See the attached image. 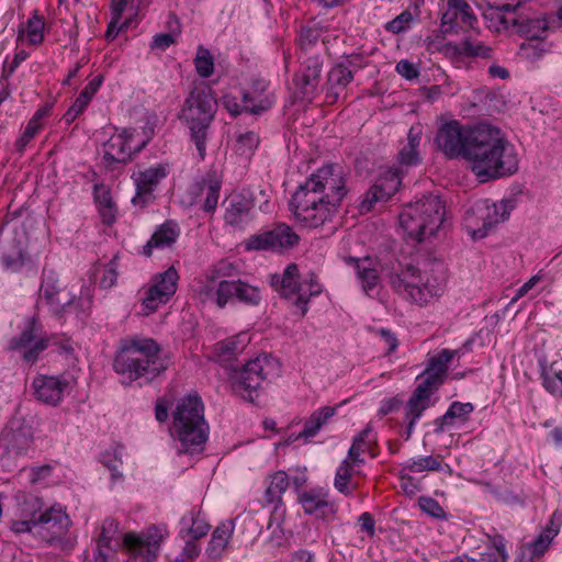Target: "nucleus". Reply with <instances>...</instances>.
I'll return each instance as SVG.
<instances>
[{
  "instance_id": "1",
  "label": "nucleus",
  "mask_w": 562,
  "mask_h": 562,
  "mask_svg": "<svg viewBox=\"0 0 562 562\" xmlns=\"http://www.w3.org/2000/svg\"><path fill=\"white\" fill-rule=\"evenodd\" d=\"M347 194L342 169L327 164L300 184L290 201L295 220L307 228H317L330 222Z\"/></svg>"
},
{
  "instance_id": "2",
  "label": "nucleus",
  "mask_w": 562,
  "mask_h": 562,
  "mask_svg": "<svg viewBox=\"0 0 562 562\" xmlns=\"http://www.w3.org/2000/svg\"><path fill=\"white\" fill-rule=\"evenodd\" d=\"M468 142L464 159L471 164L480 182L517 172V155L499 128L486 124L473 126Z\"/></svg>"
},
{
  "instance_id": "3",
  "label": "nucleus",
  "mask_w": 562,
  "mask_h": 562,
  "mask_svg": "<svg viewBox=\"0 0 562 562\" xmlns=\"http://www.w3.org/2000/svg\"><path fill=\"white\" fill-rule=\"evenodd\" d=\"M113 368L126 383L136 382L143 386L161 375L167 370L168 362L161 357L156 340L133 337L120 341Z\"/></svg>"
},
{
  "instance_id": "4",
  "label": "nucleus",
  "mask_w": 562,
  "mask_h": 562,
  "mask_svg": "<svg viewBox=\"0 0 562 562\" xmlns=\"http://www.w3.org/2000/svg\"><path fill=\"white\" fill-rule=\"evenodd\" d=\"M171 437L178 441V452L200 453L209 439L210 427L204 416V403L198 394H188L177 401L171 412Z\"/></svg>"
},
{
  "instance_id": "5",
  "label": "nucleus",
  "mask_w": 562,
  "mask_h": 562,
  "mask_svg": "<svg viewBox=\"0 0 562 562\" xmlns=\"http://www.w3.org/2000/svg\"><path fill=\"white\" fill-rule=\"evenodd\" d=\"M217 111V101L210 86L195 85L181 108L179 119L189 130L190 140L195 145L201 160L206 156V142Z\"/></svg>"
},
{
  "instance_id": "6",
  "label": "nucleus",
  "mask_w": 562,
  "mask_h": 562,
  "mask_svg": "<svg viewBox=\"0 0 562 562\" xmlns=\"http://www.w3.org/2000/svg\"><path fill=\"white\" fill-rule=\"evenodd\" d=\"M445 214V202L439 195L428 193L408 203L401 212L398 220L407 238L422 243L436 235L443 224Z\"/></svg>"
},
{
  "instance_id": "7",
  "label": "nucleus",
  "mask_w": 562,
  "mask_h": 562,
  "mask_svg": "<svg viewBox=\"0 0 562 562\" xmlns=\"http://www.w3.org/2000/svg\"><path fill=\"white\" fill-rule=\"evenodd\" d=\"M391 289L418 305H426L443 292V285L439 282H430L427 279L423 281L420 270L413 266L406 265L398 271L387 274Z\"/></svg>"
},
{
  "instance_id": "8",
  "label": "nucleus",
  "mask_w": 562,
  "mask_h": 562,
  "mask_svg": "<svg viewBox=\"0 0 562 562\" xmlns=\"http://www.w3.org/2000/svg\"><path fill=\"white\" fill-rule=\"evenodd\" d=\"M278 361L268 355L249 360L239 370H233L231 379L235 391H247L248 400L254 402L252 391H257L262 382L279 375Z\"/></svg>"
},
{
  "instance_id": "9",
  "label": "nucleus",
  "mask_w": 562,
  "mask_h": 562,
  "mask_svg": "<svg viewBox=\"0 0 562 562\" xmlns=\"http://www.w3.org/2000/svg\"><path fill=\"white\" fill-rule=\"evenodd\" d=\"M48 346L49 338L43 334L41 323L33 316L27 318L21 334L11 338L8 349L20 352L26 363L33 364Z\"/></svg>"
},
{
  "instance_id": "10",
  "label": "nucleus",
  "mask_w": 562,
  "mask_h": 562,
  "mask_svg": "<svg viewBox=\"0 0 562 562\" xmlns=\"http://www.w3.org/2000/svg\"><path fill=\"white\" fill-rule=\"evenodd\" d=\"M24 505L36 509L37 533L44 540L52 543L59 541L66 535L70 519L61 509L50 507L42 510V499L33 495L25 498Z\"/></svg>"
},
{
  "instance_id": "11",
  "label": "nucleus",
  "mask_w": 562,
  "mask_h": 562,
  "mask_svg": "<svg viewBox=\"0 0 562 562\" xmlns=\"http://www.w3.org/2000/svg\"><path fill=\"white\" fill-rule=\"evenodd\" d=\"M299 235L286 224H278L271 229L250 235L244 240L248 251H282L299 244Z\"/></svg>"
},
{
  "instance_id": "12",
  "label": "nucleus",
  "mask_w": 562,
  "mask_h": 562,
  "mask_svg": "<svg viewBox=\"0 0 562 562\" xmlns=\"http://www.w3.org/2000/svg\"><path fill=\"white\" fill-rule=\"evenodd\" d=\"M472 128L473 126H464L458 121L443 123L435 138L437 148L450 159L460 156L464 158Z\"/></svg>"
},
{
  "instance_id": "13",
  "label": "nucleus",
  "mask_w": 562,
  "mask_h": 562,
  "mask_svg": "<svg viewBox=\"0 0 562 562\" xmlns=\"http://www.w3.org/2000/svg\"><path fill=\"white\" fill-rule=\"evenodd\" d=\"M76 384V378L70 374L40 375L33 380L34 396L45 404L56 406L65 394H69L74 390Z\"/></svg>"
},
{
  "instance_id": "14",
  "label": "nucleus",
  "mask_w": 562,
  "mask_h": 562,
  "mask_svg": "<svg viewBox=\"0 0 562 562\" xmlns=\"http://www.w3.org/2000/svg\"><path fill=\"white\" fill-rule=\"evenodd\" d=\"M40 296L45 300L49 310L56 316H61L71 312L76 303V296L71 295L59 284L57 274L54 271L43 272V279L40 289Z\"/></svg>"
},
{
  "instance_id": "15",
  "label": "nucleus",
  "mask_w": 562,
  "mask_h": 562,
  "mask_svg": "<svg viewBox=\"0 0 562 562\" xmlns=\"http://www.w3.org/2000/svg\"><path fill=\"white\" fill-rule=\"evenodd\" d=\"M236 299L247 305H258L261 296L258 288L238 280H222L216 286V305L220 308Z\"/></svg>"
},
{
  "instance_id": "16",
  "label": "nucleus",
  "mask_w": 562,
  "mask_h": 562,
  "mask_svg": "<svg viewBox=\"0 0 562 562\" xmlns=\"http://www.w3.org/2000/svg\"><path fill=\"white\" fill-rule=\"evenodd\" d=\"M134 130L124 128L121 133L113 135L105 144L103 151V161L106 169L114 170L117 165L128 164L134 155L139 153L145 146L143 143L134 151L127 150L126 146L132 142Z\"/></svg>"
},
{
  "instance_id": "17",
  "label": "nucleus",
  "mask_w": 562,
  "mask_h": 562,
  "mask_svg": "<svg viewBox=\"0 0 562 562\" xmlns=\"http://www.w3.org/2000/svg\"><path fill=\"white\" fill-rule=\"evenodd\" d=\"M164 530L160 527L151 526L146 533L138 536L126 533L123 544L136 557L146 562H153L158 557L160 543L164 539Z\"/></svg>"
},
{
  "instance_id": "18",
  "label": "nucleus",
  "mask_w": 562,
  "mask_h": 562,
  "mask_svg": "<svg viewBox=\"0 0 562 562\" xmlns=\"http://www.w3.org/2000/svg\"><path fill=\"white\" fill-rule=\"evenodd\" d=\"M323 68V59L318 55L308 56L302 63L301 70L295 74L293 82L302 100L312 101L317 91Z\"/></svg>"
},
{
  "instance_id": "19",
  "label": "nucleus",
  "mask_w": 562,
  "mask_h": 562,
  "mask_svg": "<svg viewBox=\"0 0 562 562\" xmlns=\"http://www.w3.org/2000/svg\"><path fill=\"white\" fill-rule=\"evenodd\" d=\"M1 439L8 450L16 454H24L33 443V428L21 417L11 418L1 430Z\"/></svg>"
},
{
  "instance_id": "20",
  "label": "nucleus",
  "mask_w": 562,
  "mask_h": 562,
  "mask_svg": "<svg viewBox=\"0 0 562 562\" xmlns=\"http://www.w3.org/2000/svg\"><path fill=\"white\" fill-rule=\"evenodd\" d=\"M167 168L162 165L140 171L136 178V194L132 199L134 205L144 207L155 200L154 191L159 182L167 177Z\"/></svg>"
},
{
  "instance_id": "21",
  "label": "nucleus",
  "mask_w": 562,
  "mask_h": 562,
  "mask_svg": "<svg viewBox=\"0 0 562 562\" xmlns=\"http://www.w3.org/2000/svg\"><path fill=\"white\" fill-rule=\"evenodd\" d=\"M560 524V516L554 513L541 533L532 542L524 547L519 561L535 562V559L542 557L549 549L553 538L559 533Z\"/></svg>"
},
{
  "instance_id": "22",
  "label": "nucleus",
  "mask_w": 562,
  "mask_h": 562,
  "mask_svg": "<svg viewBox=\"0 0 562 562\" xmlns=\"http://www.w3.org/2000/svg\"><path fill=\"white\" fill-rule=\"evenodd\" d=\"M514 207L515 202L513 200H503L499 204H493L491 206L486 204L477 205L476 212L480 213V218L483 221V225L481 228L473 232V237H485L495 224L504 222L509 217Z\"/></svg>"
},
{
  "instance_id": "23",
  "label": "nucleus",
  "mask_w": 562,
  "mask_h": 562,
  "mask_svg": "<svg viewBox=\"0 0 562 562\" xmlns=\"http://www.w3.org/2000/svg\"><path fill=\"white\" fill-rule=\"evenodd\" d=\"M299 502L306 515H314L317 518H326L336 513L335 504L328 501V493L322 488H312L301 493Z\"/></svg>"
},
{
  "instance_id": "24",
  "label": "nucleus",
  "mask_w": 562,
  "mask_h": 562,
  "mask_svg": "<svg viewBox=\"0 0 562 562\" xmlns=\"http://www.w3.org/2000/svg\"><path fill=\"white\" fill-rule=\"evenodd\" d=\"M360 68L352 59L338 63L331 67L327 75V98L336 100L339 92L345 90L353 79V71Z\"/></svg>"
},
{
  "instance_id": "25",
  "label": "nucleus",
  "mask_w": 562,
  "mask_h": 562,
  "mask_svg": "<svg viewBox=\"0 0 562 562\" xmlns=\"http://www.w3.org/2000/svg\"><path fill=\"white\" fill-rule=\"evenodd\" d=\"M271 285L280 294L281 297L286 300H295L302 291V283L300 282L297 265L290 263L285 267L282 274H272Z\"/></svg>"
},
{
  "instance_id": "26",
  "label": "nucleus",
  "mask_w": 562,
  "mask_h": 562,
  "mask_svg": "<svg viewBox=\"0 0 562 562\" xmlns=\"http://www.w3.org/2000/svg\"><path fill=\"white\" fill-rule=\"evenodd\" d=\"M346 263L352 266L362 290L366 294H370L376 288L380 281V276L376 269V260L366 256L362 258L347 257Z\"/></svg>"
},
{
  "instance_id": "27",
  "label": "nucleus",
  "mask_w": 562,
  "mask_h": 562,
  "mask_svg": "<svg viewBox=\"0 0 562 562\" xmlns=\"http://www.w3.org/2000/svg\"><path fill=\"white\" fill-rule=\"evenodd\" d=\"M401 180L396 175L390 178L380 179L366 193L364 199L360 203L361 213L370 212L378 201L389 200L398 189Z\"/></svg>"
},
{
  "instance_id": "28",
  "label": "nucleus",
  "mask_w": 562,
  "mask_h": 562,
  "mask_svg": "<svg viewBox=\"0 0 562 562\" xmlns=\"http://www.w3.org/2000/svg\"><path fill=\"white\" fill-rule=\"evenodd\" d=\"M442 52L449 57L464 56L487 59L492 57L493 49L482 42L472 41L468 37L462 40L459 44L452 42L445 44Z\"/></svg>"
},
{
  "instance_id": "29",
  "label": "nucleus",
  "mask_w": 562,
  "mask_h": 562,
  "mask_svg": "<svg viewBox=\"0 0 562 562\" xmlns=\"http://www.w3.org/2000/svg\"><path fill=\"white\" fill-rule=\"evenodd\" d=\"M180 231L178 224L173 221H166L158 226L150 239L143 247V255L150 257L154 248H166L173 245L179 237Z\"/></svg>"
},
{
  "instance_id": "30",
  "label": "nucleus",
  "mask_w": 562,
  "mask_h": 562,
  "mask_svg": "<svg viewBox=\"0 0 562 562\" xmlns=\"http://www.w3.org/2000/svg\"><path fill=\"white\" fill-rule=\"evenodd\" d=\"M2 268L11 273H19L22 268L31 262V256L21 239L16 237L12 240V249L2 252L0 257Z\"/></svg>"
},
{
  "instance_id": "31",
  "label": "nucleus",
  "mask_w": 562,
  "mask_h": 562,
  "mask_svg": "<svg viewBox=\"0 0 562 562\" xmlns=\"http://www.w3.org/2000/svg\"><path fill=\"white\" fill-rule=\"evenodd\" d=\"M247 341L245 333L222 340L214 346V357L221 362L234 360L244 351Z\"/></svg>"
},
{
  "instance_id": "32",
  "label": "nucleus",
  "mask_w": 562,
  "mask_h": 562,
  "mask_svg": "<svg viewBox=\"0 0 562 562\" xmlns=\"http://www.w3.org/2000/svg\"><path fill=\"white\" fill-rule=\"evenodd\" d=\"M513 24L517 26V31L528 40H541V34L548 29L547 21L539 16H529L524 13H519L514 20Z\"/></svg>"
},
{
  "instance_id": "33",
  "label": "nucleus",
  "mask_w": 562,
  "mask_h": 562,
  "mask_svg": "<svg viewBox=\"0 0 562 562\" xmlns=\"http://www.w3.org/2000/svg\"><path fill=\"white\" fill-rule=\"evenodd\" d=\"M336 413V407L323 406L315 411L308 419L305 420L303 429L300 431L297 438L310 439L315 437L319 429L333 417Z\"/></svg>"
},
{
  "instance_id": "34",
  "label": "nucleus",
  "mask_w": 562,
  "mask_h": 562,
  "mask_svg": "<svg viewBox=\"0 0 562 562\" xmlns=\"http://www.w3.org/2000/svg\"><path fill=\"white\" fill-rule=\"evenodd\" d=\"M94 200L102 222L106 225L113 224L116 220V207L110 190L105 189L103 186L95 184Z\"/></svg>"
},
{
  "instance_id": "35",
  "label": "nucleus",
  "mask_w": 562,
  "mask_h": 562,
  "mask_svg": "<svg viewBox=\"0 0 562 562\" xmlns=\"http://www.w3.org/2000/svg\"><path fill=\"white\" fill-rule=\"evenodd\" d=\"M323 288L317 281V276L314 272L308 273V279L302 283V291L293 302L300 310V317H304L308 310L310 299L317 296L322 293Z\"/></svg>"
},
{
  "instance_id": "36",
  "label": "nucleus",
  "mask_w": 562,
  "mask_h": 562,
  "mask_svg": "<svg viewBox=\"0 0 562 562\" xmlns=\"http://www.w3.org/2000/svg\"><path fill=\"white\" fill-rule=\"evenodd\" d=\"M251 203L243 195H234L225 212V222L231 226L239 225L249 214Z\"/></svg>"
},
{
  "instance_id": "37",
  "label": "nucleus",
  "mask_w": 562,
  "mask_h": 562,
  "mask_svg": "<svg viewBox=\"0 0 562 562\" xmlns=\"http://www.w3.org/2000/svg\"><path fill=\"white\" fill-rule=\"evenodd\" d=\"M221 181L213 173H209L201 182V191L205 193L203 210L207 213L215 211L220 198Z\"/></svg>"
},
{
  "instance_id": "38",
  "label": "nucleus",
  "mask_w": 562,
  "mask_h": 562,
  "mask_svg": "<svg viewBox=\"0 0 562 562\" xmlns=\"http://www.w3.org/2000/svg\"><path fill=\"white\" fill-rule=\"evenodd\" d=\"M289 487L288 474L284 471H278L270 476L269 485L265 493L268 504H281V497Z\"/></svg>"
},
{
  "instance_id": "39",
  "label": "nucleus",
  "mask_w": 562,
  "mask_h": 562,
  "mask_svg": "<svg viewBox=\"0 0 562 562\" xmlns=\"http://www.w3.org/2000/svg\"><path fill=\"white\" fill-rule=\"evenodd\" d=\"M241 102L246 113L260 115L272 106V100L265 94L243 91Z\"/></svg>"
},
{
  "instance_id": "40",
  "label": "nucleus",
  "mask_w": 562,
  "mask_h": 562,
  "mask_svg": "<svg viewBox=\"0 0 562 562\" xmlns=\"http://www.w3.org/2000/svg\"><path fill=\"white\" fill-rule=\"evenodd\" d=\"M352 464L348 460H344L338 467L334 480L335 488L346 495H352L353 491L357 488V484L352 483Z\"/></svg>"
},
{
  "instance_id": "41",
  "label": "nucleus",
  "mask_w": 562,
  "mask_h": 562,
  "mask_svg": "<svg viewBox=\"0 0 562 562\" xmlns=\"http://www.w3.org/2000/svg\"><path fill=\"white\" fill-rule=\"evenodd\" d=\"M456 355V351L449 349H442L438 355L431 357L428 361L424 373H430L438 375L439 379H443L448 371V366Z\"/></svg>"
},
{
  "instance_id": "42",
  "label": "nucleus",
  "mask_w": 562,
  "mask_h": 562,
  "mask_svg": "<svg viewBox=\"0 0 562 562\" xmlns=\"http://www.w3.org/2000/svg\"><path fill=\"white\" fill-rule=\"evenodd\" d=\"M232 531V527L225 524H222L215 528L207 548L209 554L211 557L216 558L221 555L227 546Z\"/></svg>"
},
{
  "instance_id": "43",
  "label": "nucleus",
  "mask_w": 562,
  "mask_h": 562,
  "mask_svg": "<svg viewBox=\"0 0 562 562\" xmlns=\"http://www.w3.org/2000/svg\"><path fill=\"white\" fill-rule=\"evenodd\" d=\"M179 280V274L173 267L168 268L165 272L158 274V281L153 284V288H157L160 291V295L170 297L177 291V282Z\"/></svg>"
},
{
  "instance_id": "44",
  "label": "nucleus",
  "mask_w": 562,
  "mask_h": 562,
  "mask_svg": "<svg viewBox=\"0 0 562 562\" xmlns=\"http://www.w3.org/2000/svg\"><path fill=\"white\" fill-rule=\"evenodd\" d=\"M183 525H189L187 532L192 537L193 540H198L207 535L211 526L201 517L200 512H190L189 516H184L181 519Z\"/></svg>"
},
{
  "instance_id": "45",
  "label": "nucleus",
  "mask_w": 562,
  "mask_h": 562,
  "mask_svg": "<svg viewBox=\"0 0 562 562\" xmlns=\"http://www.w3.org/2000/svg\"><path fill=\"white\" fill-rule=\"evenodd\" d=\"M44 19L34 14L26 22V27L20 30L19 37L26 32L27 41L32 45H38L44 41Z\"/></svg>"
},
{
  "instance_id": "46",
  "label": "nucleus",
  "mask_w": 562,
  "mask_h": 562,
  "mask_svg": "<svg viewBox=\"0 0 562 562\" xmlns=\"http://www.w3.org/2000/svg\"><path fill=\"white\" fill-rule=\"evenodd\" d=\"M119 524L113 518H105L101 526V531L97 541V548L101 550H105L106 552H112L113 549L111 548L110 543L117 532Z\"/></svg>"
},
{
  "instance_id": "47",
  "label": "nucleus",
  "mask_w": 562,
  "mask_h": 562,
  "mask_svg": "<svg viewBox=\"0 0 562 562\" xmlns=\"http://www.w3.org/2000/svg\"><path fill=\"white\" fill-rule=\"evenodd\" d=\"M422 391L418 393H412L407 404H406V418H413V422H417L423 413L430 407V400L424 398L420 395Z\"/></svg>"
},
{
  "instance_id": "48",
  "label": "nucleus",
  "mask_w": 562,
  "mask_h": 562,
  "mask_svg": "<svg viewBox=\"0 0 562 562\" xmlns=\"http://www.w3.org/2000/svg\"><path fill=\"white\" fill-rule=\"evenodd\" d=\"M103 82V76L99 75L94 77L92 80L89 81V83L82 89L80 94L75 100L74 104L78 109H81L82 111L86 110L90 101L92 100L95 92L99 90Z\"/></svg>"
},
{
  "instance_id": "49",
  "label": "nucleus",
  "mask_w": 562,
  "mask_h": 562,
  "mask_svg": "<svg viewBox=\"0 0 562 562\" xmlns=\"http://www.w3.org/2000/svg\"><path fill=\"white\" fill-rule=\"evenodd\" d=\"M440 456L432 457H422L418 459H413L411 462L405 467L411 472L419 473L424 471H440L441 470V462L439 460Z\"/></svg>"
},
{
  "instance_id": "50",
  "label": "nucleus",
  "mask_w": 562,
  "mask_h": 562,
  "mask_svg": "<svg viewBox=\"0 0 562 562\" xmlns=\"http://www.w3.org/2000/svg\"><path fill=\"white\" fill-rule=\"evenodd\" d=\"M196 72L202 78H207L213 74L214 60L209 49L200 46L198 49L196 57L194 59Z\"/></svg>"
},
{
  "instance_id": "51",
  "label": "nucleus",
  "mask_w": 562,
  "mask_h": 562,
  "mask_svg": "<svg viewBox=\"0 0 562 562\" xmlns=\"http://www.w3.org/2000/svg\"><path fill=\"white\" fill-rule=\"evenodd\" d=\"M259 145V136L255 132L239 134L236 138V151L243 156H250Z\"/></svg>"
},
{
  "instance_id": "52",
  "label": "nucleus",
  "mask_w": 562,
  "mask_h": 562,
  "mask_svg": "<svg viewBox=\"0 0 562 562\" xmlns=\"http://www.w3.org/2000/svg\"><path fill=\"white\" fill-rule=\"evenodd\" d=\"M423 381L415 387L413 393L420 392L424 398L430 400L431 394L443 383V379H439L438 375L430 373H422Z\"/></svg>"
},
{
  "instance_id": "53",
  "label": "nucleus",
  "mask_w": 562,
  "mask_h": 562,
  "mask_svg": "<svg viewBox=\"0 0 562 562\" xmlns=\"http://www.w3.org/2000/svg\"><path fill=\"white\" fill-rule=\"evenodd\" d=\"M423 381L415 387L413 393L420 392L424 398L430 400L431 394L443 383V379H439L438 375L430 373H422Z\"/></svg>"
},
{
  "instance_id": "54",
  "label": "nucleus",
  "mask_w": 562,
  "mask_h": 562,
  "mask_svg": "<svg viewBox=\"0 0 562 562\" xmlns=\"http://www.w3.org/2000/svg\"><path fill=\"white\" fill-rule=\"evenodd\" d=\"M321 37V30L315 26H302L299 36V45L302 52L307 53L317 44Z\"/></svg>"
},
{
  "instance_id": "55",
  "label": "nucleus",
  "mask_w": 562,
  "mask_h": 562,
  "mask_svg": "<svg viewBox=\"0 0 562 562\" xmlns=\"http://www.w3.org/2000/svg\"><path fill=\"white\" fill-rule=\"evenodd\" d=\"M448 8L453 10L457 15L460 14L464 24L473 26V23L476 22V18L465 0H448Z\"/></svg>"
},
{
  "instance_id": "56",
  "label": "nucleus",
  "mask_w": 562,
  "mask_h": 562,
  "mask_svg": "<svg viewBox=\"0 0 562 562\" xmlns=\"http://www.w3.org/2000/svg\"><path fill=\"white\" fill-rule=\"evenodd\" d=\"M375 441L376 438L372 434V427L367 425V427L353 438L350 448H357L359 451H363L364 453L371 452V448Z\"/></svg>"
},
{
  "instance_id": "57",
  "label": "nucleus",
  "mask_w": 562,
  "mask_h": 562,
  "mask_svg": "<svg viewBox=\"0 0 562 562\" xmlns=\"http://www.w3.org/2000/svg\"><path fill=\"white\" fill-rule=\"evenodd\" d=\"M42 127V123H35V120H30L22 135L15 140V149L22 154Z\"/></svg>"
},
{
  "instance_id": "58",
  "label": "nucleus",
  "mask_w": 562,
  "mask_h": 562,
  "mask_svg": "<svg viewBox=\"0 0 562 562\" xmlns=\"http://www.w3.org/2000/svg\"><path fill=\"white\" fill-rule=\"evenodd\" d=\"M25 514L26 513H30V518L27 519H22V520H14L12 521V525H11V529L16 532V533H21V532H30L32 531L34 528H37V525H36V509L35 508H32L30 506H25L23 504V509H22Z\"/></svg>"
},
{
  "instance_id": "59",
  "label": "nucleus",
  "mask_w": 562,
  "mask_h": 562,
  "mask_svg": "<svg viewBox=\"0 0 562 562\" xmlns=\"http://www.w3.org/2000/svg\"><path fill=\"white\" fill-rule=\"evenodd\" d=\"M169 301L168 297L161 296L160 291L157 288L150 286L143 299V306L147 313L155 312L160 304H165Z\"/></svg>"
},
{
  "instance_id": "60",
  "label": "nucleus",
  "mask_w": 562,
  "mask_h": 562,
  "mask_svg": "<svg viewBox=\"0 0 562 562\" xmlns=\"http://www.w3.org/2000/svg\"><path fill=\"white\" fill-rule=\"evenodd\" d=\"M413 20L411 11L405 10L393 20L386 23L385 29L394 34L404 32Z\"/></svg>"
},
{
  "instance_id": "61",
  "label": "nucleus",
  "mask_w": 562,
  "mask_h": 562,
  "mask_svg": "<svg viewBox=\"0 0 562 562\" xmlns=\"http://www.w3.org/2000/svg\"><path fill=\"white\" fill-rule=\"evenodd\" d=\"M449 416L452 419H459L462 423H465L469 419L470 414L474 411V406L472 403H461L453 402L449 408Z\"/></svg>"
},
{
  "instance_id": "62",
  "label": "nucleus",
  "mask_w": 562,
  "mask_h": 562,
  "mask_svg": "<svg viewBox=\"0 0 562 562\" xmlns=\"http://www.w3.org/2000/svg\"><path fill=\"white\" fill-rule=\"evenodd\" d=\"M520 48L526 57L532 60L539 59L547 52L542 38L529 40L528 43L521 44Z\"/></svg>"
},
{
  "instance_id": "63",
  "label": "nucleus",
  "mask_w": 562,
  "mask_h": 562,
  "mask_svg": "<svg viewBox=\"0 0 562 562\" xmlns=\"http://www.w3.org/2000/svg\"><path fill=\"white\" fill-rule=\"evenodd\" d=\"M418 503L420 509L429 516L434 518L445 517V510L436 499L423 496L419 497Z\"/></svg>"
},
{
  "instance_id": "64",
  "label": "nucleus",
  "mask_w": 562,
  "mask_h": 562,
  "mask_svg": "<svg viewBox=\"0 0 562 562\" xmlns=\"http://www.w3.org/2000/svg\"><path fill=\"white\" fill-rule=\"evenodd\" d=\"M490 9L502 12H514L525 0H485Z\"/></svg>"
}]
</instances>
